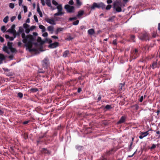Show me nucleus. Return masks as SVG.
<instances>
[{"label": "nucleus", "mask_w": 160, "mask_h": 160, "mask_svg": "<svg viewBox=\"0 0 160 160\" xmlns=\"http://www.w3.org/2000/svg\"><path fill=\"white\" fill-rule=\"evenodd\" d=\"M105 108L107 109H109L110 108H112V106L111 105H107L105 107Z\"/></svg>", "instance_id": "obj_33"}, {"label": "nucleus", "mask_w": 160, "mask_h": 160, "mask_svg": "<svg viewBox=\"0 0 160 160\" xmlns=\"http://www.w3.org/2000/svg\"><path fill=\"white\" fill-rule=\"evenodd\" d=\"M58 12H59V13H61L62 14H61V15H63L64 13H65V12H63L62 11V10H58Z\"/></svg>", "instance_id": "obj_44"}, {"label": "nucleus", "mask_w": 160, "mask_h": 160, "mask_svg": "<svg viewBox=\"0 0 160 160\" xmlns=\"http://www.w3.org/2000/svg\"><path fill=\"white\" fill-rule=\"evenodd\" d=\"M23 8L24 12H26L27 11V8L26 6H23Z\"/></svg>", "instance_id": "obj_41"}, {"label": "nucleus", "mask_w": 160, "mask_h": 160, "mask_svg": "<svg viewBox=\"0 0 160 160\" xmlns=\"http://www.w3.org/2000/svg\"><path fill=\"white\" fill-rule=\"evenodd\" d=\"M48 64V60L47 58H45L42 62V67L44 68H47Z\"/></svg>", "instance_id": "obj_8"}, {"label": "nucleus", "mask_w": 160, "mask_h": 160, "mask_svg": "<svg viewBox=\"0 0 160 160\" xmlns=\"http://www.w3.org/2000/svg\"><path fill=\"white\" fill-rule=\"evenodd\" d=\"M151 130L150 129H149L148 131H147L145 132H141V134L142 135H143L144 137H145L149 134L148 132Z\"/></svg>", "instance_id": "obj_20"}, {"label": "nucleus", "mask_w": 160, "mask_h": 160, "mask_svg": "<svg viewBox=\"0 0 160 160\" xmlns=\"http://www.w3.org/2000/svg\"><path fill=\"white\" fill-rule=\"evenodd\" d=\"M124 84L122 83H120L118 86V90L121 91L122 90V87L124 86Z\"/></svg>", "instance_id": "obj_24"}, {"label": "nucleus", "mask_w": 160, "mask_h": 160, "mask_svg": "<svg viewBox=\"0 0 160 160\" xmlns=\"http://www.w3.org/2000/svg\"><path fill=\"white\" fill-rule=\"evenodd\" d=\"M151 67L153 69H154L155 68L158 67V63L157 61L156 62H153L152 65L151 66Z\"/></svg>", "instance_id": "obj_17"}, {"label": "nucleus", "mask_w": 160, "mask_h": 160, "mask_svg": "<svg viewBox=\"0 0 160 160\" xmlns=\"http://www.w3.org/2000/svg\"><path fill=\"white\" fill-rule=\"evenodd\" d=\"M48 35V33L47 32H45L42 34V36L44 37H47Z\"/></svg>", "instance_id": "obj_52"}, {"label": "nucleus", "mask_w": 160, "mask_h": 160, "mask_svg": "<svg viewBox=\"0 0 160 160\" xmlns=\"http://www.w3.org/2000/svg\"><path fill=\"white\" fill-rule=\"evenodd\" d=\"M1 30L3 32H4L6 31L5 27L4 26H2L1 28Z\"/></svg>", "instance_id": "obj_29"}, {"label": "nucleus", "mask_w": 160, "mask_h": 160, "mask_svg": "<svg viewBox=\"0 0 160 160\" xmlns=\"http://www.w3.org/2000/svg\"><path fill=\"white\" fill-rule=\"evenodd\" d=\"M112 0H107V2L108 4H110L112 3Z\"/></svg>", "instance_id": "obj_59"}, {"label": "nucleus", "mask_w": 160, "mask_h": 160, "mask_svg": "<svg viewBox=\"0 0 160 160\" xmlns=\"http://www.w3.org/2000/svg\"><path fill=\"white\" fill-rule=\"evenodd\" d=\"M23 27L25 29L28 28H29V26L26 23H24L23 24Z\"/></svg>", "instance_id": "obj_28"}, {"label": "nucleus", "mask_w": 160, "mask_h": 160, "mask_svg": "<svg viewBox=\"0 0 160 160\" xmlns=\"http://www.w3.org/2000/svg\"><path fill=\"white\" fill-rule=\"evenodd\" d=\"M18 20H20L21 18V16L20 14H19L18 17Z\"/></svg>", "instance_id": "obj_62"}, {"label": "nucleus", "mask_w": 160, "mask_h": 160, "mask_svg": "<svg viewBox=\"0 0 160 160\" xmlns=\"http://www.w3.org/2000/svg\"><path fill=\"white\" fill-rule=\"evenodd\" d=\"M41 2L42 5L43 6H45V4L44 0H41Z\"/></svg>", "instance_id": "obj_53"}, {"label": "nucleus", "mask_w": 160, "mask_h": 160, "mask_svg": "<svg viewBox=\"0 0 160 160\" xmlns=\"http://www.w3.org/2000/svg\"><path fill=\"white\" fill-rule=\"evenodd\" d=\"M79 22V21L78 20H77L76 21L74 22H73L72 24L73 25H77L78 24Z\"/></svg>", "instance_id": "obj_31"}, {"label": "nucleus", "mask_w": 160, "mask_h": 160, "mask_svg": "<svg viewBox=\"0 0 160 160\" xmlns=\"http://www.w3.org/2000/svg\"><path fill=\"white\" fill-rule=\"evenodd\" d=\"M131 39L132 40V41L134 42L135 40H134L135 36L134 35H132L131 37Z\"/></svg>", "instance_id": "obj_49"}, {"label": "nucleus", "mask_w": 160, "mask_h": 160, "mask_svg": "<svg viewBox=\"0 0 160 160\" xmlns=\"http://www.w3.org/2000/svg\"><path fill=\"white\" fill-rule=\"evenodd\" d=\"M146 97V95H144V96H142L140 98L138 99V100L139 102H142L143 99H144L145 97Z\"/></svg>", "instance_id": "obj_26"}, {"label": "nucleus", "mask_w": 160, "mask_h": 160, "mask_svg": "<svg viewBox=\"0 0 160 160\" xmlns=\"http://www.w3.org/2000/svg\"><path fill=\"white\" fill-rule=\"evenodd\" d=\"M52 38H53L54 39H58V37L56 36H52V37H51Z\"/></svg>", "instance_id": "obj_60"}, {"label": "nucleus", "mask_w": 160, "mask_h": 160, "mask_svg": "<svg viewBox=\"0 0 160 160\" xmlns=\"http://www.w3.org/2000/svg\"><path fill=\"white\" fill-rule=\"evenodd\" d=\"M0 41L1 42H2L4 41V38L1 36H0Z\"/></svg>", "instance_id": "obj_54"}, {"label": "nucleus", "mask_w": 160, "mask_h": 160, "mask_svg": "<svg viewBox=\"0 0 160 160\" xmlns=\"http://www.w3.org/2000/svg\"><path fill=\"white\" fill-rule=\"evenodd\" d=\"M15 25L13 24L12 25L11 28L8 30V32L13 34V36L15 35L16 33V31L15 29Z\"/></svg>", "instance_id": "obj_6"}, {"label": "nucleus", "mask_w": 160, "mask_h": 160, "mask_svg": "<svg viewBox=\"0 0 160 160\" xmlns=\"http://www.w3.org/2000/svg\"><path fill=\"white\" fill-rule=\"evenodd\" d=\"M112 43H113V44L114 45H116L117 44V40L116 39H115V40H113V41Z\"/></svg>", "instance_id": "obj_57"}, {"label": "nucleus", "mask_w": 160, "mask_h": 160, "mask_svg": "<svg viewBox=\"0 0 160 160\" xmlns=\"http://www.w3.org/2000/svg\"><path fill=\"white\" fill-rule=\"evenodd\" d=\"M54 27L52 26H49L47 28L48 30L49 31L51 32V33H52L53 31Z\"/></svg>", "instance_id": "obj_18"}, {"label": "nucleus", "mask_w": 160, "mask_h": 160, "mask_svg": "<svg viewBox=\"0 0 160 160\" xmlns=\"http://www.w3.org/2000/svg\"><path fill=\"white\" fill-rule=\"evenodd\" d=\"M112 7V6L111 5H108L105 8L107 10H109L111 9Z\"/></svg>", "instance_id": "obj_35"}, {"label": "nucleus", "mask_w": 160, "mask_h": 160, "mask_svg": "<svg viewBox=\"0 0 160 160\" xmlns=\"http://www.w3.org/2000/svg\"><path fill=\"white\" fill-rule=\"evenodd\" d=\"M68 3L70 5H72L74 4V2L72 0H71Z\"/></svg>", "instance_id": "obj_46"}, {"label": "nucleus", "mask_w": 160, "mask_h": 160, "mask_svg": "<svg viewBox=\"0 0 160 160\" xmlns=\"http://www.w3.org/2000/svg\"><path fill=\"white\" fill-rule=\"evenodd\" d=\"M18 97H19L20 98H22L23 97V94L22 93L19 92L18 93Z\"/></svg>", "instance_id": "obj_34"}, {"label": "nucleus", "mask_w": 160, "mask_h": 160, "mask_svg": "<svg viewBox=\"0 0 160 160\" xmlns=\"http://www.w3.org/2000/svg\"><path fill=\"white\" fill-rule=\"evenodd\" d=\"M5 59V57L2 54H0V59H2V60H4Z\"/></svg>", "instance_id": "obj_36"}, {"label": "nucleus", "mask_w": 160, "mask_h": 160, "mask_svg": "<svg viewBox=\"0 0 160 160\" xmlns=\"http://www.w3.org/2000/svg\"><path fill=\"white\" fill-rule=\"evenodd\" d=\"M35 28V26H32L31 27L30 29L31 30H32L34 29Z\"/></svg>", "instance_id": "obj_63"}, {"label": "nucleus", "mask_w": 160, "mask_h": 160, "mask_svg": "<svg viewBox=\"0 0 160 160\" xmlns=\"http://www.w3.org/2000/svg\"><path fill=\"white\" fill-rule=\"evenodd\" d=\"M158 30H160V23H159L158 24Z\"/></svg>", "instance_id": "obj_64"}, {"label": "nucleus", "mask_w": 160, "mask_h": 160, "mask_svg": "<svg viewBox=\"0 0 160 160\" xmlns=\"http://www.w3.org/2000/svg\"><path fill=\"white\" fill-rule=\"evenodd\" d=\"M9 6L11 8L13 9L14 7V5L13 3H11L9 4Z\"/></svg>", "instance_id": "obj_32"}, {"label": "nucleus", "mask_w": 160, "mask_h": 160, "mask_svg": "<svg viewBox=\"0 0 160 160\" xmlns=\"http://www.w3.org/2000/svg\"><path fill=\"white\" fill-rule=\"evenodd\" d=\"M95 8H101L102 9H104L105 8V5L102 2H100L99 3L94 2L93 3L92 6H91L90 8L92 10H94Z\"/></svg>", "instance_id": "obj_3"}, {"label": "nucleus", "mask_w": 160, "mask_h": 160, "mask_svg": "<svg viewBox=\"0 0 160 160\" xmlns=\"http://www.w3.org/2000/svg\"><path fill=\"white\" fill-rule=\"evenodd\" d=\"M30 30H31L29 28L26 29L25 32L27 33H28L29 32Z\"/></svg>", "instance_id": "obj_48"}, {"label": "nucleus", "mask_w": 160, "mask_h": 160, "mask_svg": "<svg viewBox=\"0 0 160 160\" xmlns=\"http://www.w3.org/2000/svg\"><path fill=\"white\" fill-rule=\"evenodd\" d=\"M37 40L38 42H40L42 41L41 38L40 37H38Z\"/></svg>", "instance_id": "obj_56"}, {"label": "nucleus", "mask_w": 160, "mask_h": 160, "mask_svg": "<svg viewBox=\"0 0 160 160\" xmlns=\"http://www.w3.org/2000/svg\"><path fill=\"white\" fill-rule=\"evenodd\" d=\"M63 30V28H57V30L59 32L62 31Z\"/></svg>", "instance_id": "obj_47"}, {"label": "nucleus", "mask_w": 160, "mask_h": 160, "mask_svg": "<svg viewBox=\"0 0 160 160\" xmlns=\"http://www.w3.org/2000/svg\"><path fill=\"white\" fill-rule=\"evenodd\" d=\"M69 54V52L68 50H66L63 52V56L64 58H66Z\"/></svg>", "instance_id": "obj_15"}, {"label": "nucleus", "mask_w": 160, "mask_h": 160, "mask_svg": "<svg viewBox=\"0 0 160 160\" xmlns=\"http://www.w3.org/2000/svg\"><path fill=\"white\" fill-rule=\"evenodd\" d=\"M84 13V11L83 10H80L78 12V14L77 15V17L78 18H79V17L82 16Z\"/></svg>", "instance_id": "obj_14"}, {"label": "nucleus", "mask_w": 160, "mask_h": 160, "mask_svg": "<svg viewBox=\"0 0 160 160\" xmlns=\"http://www.w3.org/2000/svg\"><path fill=\"white\" fill-rule=\"evenodd\" d=\"M52 3L53 5H54L55 6L58 5V3L54 0H52Z\"/></svg>", "instance_id": "obj_30"}, {"label": "nucleus", "mask_w": 160, "mask_h": 160, "mask_svg": "<svg viewBox=\"0 0 160 160\" xmlns=\"http://www.w3.org/2000/svg\"><path fill=\"white\" fill-rule=\"evenodd\" d=\"M8 18L9 17L8 16L5 17L3 19V22L5 23H7L8 21Z\"/></svg>", "instance_id": "obj_25"}, {"label": "nucleus", "mask_w": 160, "mask_h": 160, "mask_svg": "<svg viewBox=\"0 0 160 160\" xmlns=\"http://www.w3.org/2000/svg\"><path fill=\"white\" fill-rule=\"evenodd\" d=\"M16 18V17L15 16H12L11 17L10 20L12 22Z\"/></svg>", "instance_id": "obj_40"}, {"label": "nucleus", "mask_w": 160, "mask_h": 160, "mask_svg": "<svg viewBox=\"0 0 160 160\" xmlns=\"http://www.w3.org/2000/svg\"><path fill=\"white\" fill-rule=\"evenodd\" d=\"M12 42H8V47L6 46H4L3 47V50L8 54L10 53V52L9 49H10L12 52H15L16 51V49L12 47Z\"/></svg>", "instance_id": "obj_2"}, {"label": "nucleus", "mask_w": 160, "mask_h": 160, "mask_svg": "<svg viewBox=\"0 0 160 160\" xmlns=\"http://www.w3.org/2000/svg\"><path fill=\"white\" fill-rule=\"evenodd\" d=\"M5 37L6 39H9V38H10V37L9 35H5Z\"/></svg>", "instance_id": "obj_58"}, {"label": "nucleus", "mask_w": 160, "mask_h": 160, "mask_svg": "<svg viewBox=\"0 0 160 160\" xmlns=\"http://www.w3.org/2000/svg\"><path fill=\"white\" fill-rule=\"evenodd\" d=\"M19 31L20 32H22L23 31V29L22 27H20L19 28Z\"/></svg>", "instance_id": "obj_51"}, {"label": "nucleus", "mask_w": 160, "mask_h": 160, "mask_svg": "<svg viewBox=\"0 0 160 160\" xmlns=\"http://www.w3.org/2000/svg\"><path fill=\"white\" fill-rule=\"evenodd\" d=\"M73 39V38L71 36H69L67 38V40L68 41H70Z\"/></svg>", "instance_id": "obj_38"}, {"label": "nucleus", "mask_w": 160, "mask_h": 160, "mask_svg": "<svg viewBox=\"0 0 160 160\" xmlns=\"http://www.w3.org/2000/svg\"><path fill=\"white\" fill-rule=\"evenodd\" d=\"M122 5L120 1H118L114 3L113 8L118 12H121L122 9L121 7Z\"/></svg>", "instance_id": "obj_4"}, {"label": "nucleus", "mask_w": 160, "mask_h": 160, "mask_svg": "<svg viewBox=\"0 0 160 160\" xmlns=\"http://www.w3.org/2000/svg\"><path fill=\"white\" fill-rule=\"evenodd\" d=\"M22 0H18V4L19 6H21L22 3Z\"/></svg>", "instance_id": "obj_55"}, {"label": "nucleus", "mask_w": 160, "mask_h": 160, "mask_svg": "<svg viewBox=\"0 0 160 160\" xmlns=\"http://www.w3.org/2000/svg\"><path fill=\"white\" fill-rule=\"evenodd\" d=\"M62 14L61 13L58 12L57 13H56L54 14V16H61V14Z\"/></svg>", "instance_id": "obj_43"}, {"label": "nucleus", "mask_w": 160, "mask_h": 160, "mask_svg": "<svg viewBox=\"0 0 160 160\" xmlns=\"http://www.w3.org/2000/svg\"><path fill=\"white\" fill-rule=\"evenodd\" d=\"M156 147V146L155 144H152V147H151L150 149H154Z\"/></svg>", "instance_id": "obj_45"}, {"label": "nucleus", "mask_w": 160, "mask_h": 160, "mask_svg": "<svg viewBox=\"0 0 160 160\" xmlns=\"http://www.w3.org/2000/svg\"><path fill=\"white\" fill-rule=\"evenodd\" d=\"M88 34L90 35H92L95 33L94 30L93 29H89L88 31Z\"/></svg>", "instance_id": "obj_16"}, {"label": "nucleus", "mask_w": 160, "mask_h": 160, "mask_svg": "<svg viewBox=\"0 0 160 160\" xmlns=\"http://www.w3.org/2000/svg\"><path fill=\"white\" fill-rule=\"evenodd\" d=\"M22 37L23 39V42L25 44V46L30 52L35 51V49L32 48L33 43L34 40L33 36L31 35H28L26 36L24 33L22 34Z\"/></svg>", "instance_id": "obj_1"}, {"label": "nucleus", "mask_w": 160, "mask_h": 160, "mask_svg": "<svg viewBox=\"0 0 160 160\" xmlns=\"http://www.w3.org/2000/svg\"><path fill=\"white\" fill-rule=\"evenodd\" d=\"M64 8L67 10L68 12H73L75 11V7L72 6H70L68 4L65 5Z\"/></svg>", "instance_id": "obj_5"}, {"label": "nucleus", "mask_w": 160, "mask_h": 160, "mask_svg": "<svg viewBox=\"0 0 160 160\" xmlns=\"http://www.w3.org/2000/svg\"><path fill=\"white\" fill-rule=\"evenodd\" d=\"M13 37H10V38H9V40L10 41H12L14 40V38H15L16 37V34L14 36H13Z\"/></svg>", "instance_id": "obj_39"}, {"label": "nucleus", "mask_w": 160, "mask_h": 160, "mask_svg": "<svg viewBox=\"0 0 160 160\" xmlns=\"http://www.w3.org/2000/svg\"><path fill=\"white\" fill-rule=\"evenodd\" d=\"M58 42H55L52 44L50 45L52 48H55L57 47L58 45Z\"/></svg>", "instance_id": "obj_19"}, {"label": "nucleus", "mask_w": 160, "mask_h": 160, "mask_svg": "<svg viewBox=\"0 0 160 160\" xmlns=\"http://www.w3.org/2000/svg\"><path fill=\"white\" fill-rule=\"evenodd\" d=\"M132 55L133 59H136L139 56L138 50L137 49H135L134 51L132 52Z\"/></svg>", "instance_id": "obj_9"}, {"label": "nucleus", "mask_w": 160, "mask_h": 160, "mask_svg": "<svg viewBox=\"0 0 160 160\" xmlns=\"http://www.w3.org/2000/svg\"><path fill=\"white\" fill-rule=\"evenodd\" d=\"M41 152L42 153H44L45 154H50V152L47 150L46 149L43 148L42 149V150L41 151Z\"/></svg>", "instance_id": "obj_13"}, {"label": "nucleus", "mask_w": 160, "mask_h": 160, "mask_svg": "<svg viewBox=\"0 0 160 160\" xmlns=\"http://www.w3.org/2000/svg\"><path fill=\"white\" fill-rule=\"evenodd\" d=\"M76 19H77V18L76 17H73V18H70L69 19V20L70 21H72V20H75Z\"/></svg>", "instance_id": "obj_50"}, {"label": "nucleus", "mask_w": 160, "mask_h": 160, "mask_svg": "<svg viewBox=\"0 0 160 160\" xmlns=\"http://www.w3.org/2000/svg\"><path fill=\"white\" fill-rule=\"evenodd\" d=\"M45 21L51 24L54 25L56 24L55 22L53 19L48 18L45 19Z\"/></svg>", "instance_id": "obj_10"}, {"label": "nucleus", "mask_w": 160, "mask_h": 160, "mask_svg": "<svg viewBox=\"0 0 160 160\" xmlns=\"http://www.w3.org/2000/svg\"><path fill=\"white\" fill-rule=\"evenodd\" d=\"M125 118L124 116H122L119 120L118 122L117 123L119 124L123 123L125 122Z\"/></svg>", "instance_id": "obj_12"}, {"label": "nucleus", "mask_w": 160, "mask_h": 160, "mask_svg": "<svg viewBox=\"0 0 160 160\" xmlns=\"http://www.w3.org/2000/svg\"><path fill=\"white\" fill-rule=\"evenodd\" d=\"M39 28L42 30V31L43 32H45L46 31V29L44 26L42 25H40L39 26Z\"/></svg>", "instance_id": "obj_21"}, {"label": "nucleus", "mask_w": 160, "mask_h": 160, "mask_svg": "<svg viewBox=\"0 0 160 160\" xmlns=\"http://www.w3.org/2000/svg\"><path fill=\"white\" fill-rule=\"evenodd\" d=\"M76 3L77 5L81 6L82 5V3L79 0H76Z\"/></svg>", "instance_id": "obj_37"}, {"label": "nucleus", "mask_w": 160, "mask_h": 160, "mask_svg": "<svg viewBox=\"0 0 160 160\" xmlns=\"http://www.w3.org/2000/svg\"><path fill=\"white\" fill-rule=\"evenodd\" d=\"M37 11L38 13L41 11L39 6H38L37 7Z\"/></svg>", "instance_id": "obj_61"}, {"label": "nucleus", "mask_w": 160, "mask_h": 160, "mask_svg": "<svg viewBox=\"0 0 160 160\" xmlns=\"http://www.w3.org/2000/svg\"><path fill=\"white\" fill-rule=\"evenodd\" d=\"M116 151V150L114 148H112L110 151L108 152V154H112L115 152Z\"/></svg>", "instance_id": "obj_22"}, {"label": "nucleus", "mask_w": 160, "mask_h": 160, "mask_svg": "<svg viewBox=\"0 0 160 160\" xmlns=\"http://www.w3.org/2000/svg\"><path fill=\"white\" fill-rule=\"evenodd\" d=\"M140 38L141 40H147L149 39V38L148 36V33L147 32L143 33L140 36Z\"/></svg>", "instance_id": "obj_7"}, {"label": "nucleus", "mask_w": 160, "mask_h": 160, "mask_svg": "<svg viewBox=\"0 0 160 160\" xmlns=\"http://www.w3.org/2000/svg\"><path fill=\"white\" fill-rule=\"evenodd\" d=\"M57 9L58 11L62 10V4H59L58 5L57 7Z\"/></svg>", "instance_id": "obj_27"}, {"label": "nucleus", "mask_w": 160, "mask_h": 160, "mask_svg": "<svg viewBox=\"0 0 160 160\" xmlns=\"http://www.w3.org/2000/svg\"><path fill=\"white\" fill-rule=\"evenodd\" d=\"M75 148L79 150H82L83 148V147L82 146L78 145H76L75 146Z\"/></svg>", "instance_id": "obj_23"}, {"label": "nucleus", "mask_w": 160, "mask_h": 160, "mask_svg": "<svg viewBox=\"0 0 160 160\" xmlns=\"http://www.w3.org/2000/svg\"><path fill=\"white\" fill-rule=\"evenodd\" d=\"M34 18L36 22H38V20L37 16L34 15Z\"/></svg>", "instance_id": "obj_42"}, {"label": "nucleus", "mask_w": 160, "mask_h": 160, "mask_svg": "<svg viewBox=\"0 0 160 160\" xmlns=\"http://www.w3.org/2000/svg\"><path fill=\"white\" fill-rule=\"evenodd\" d=\"M46 3L48 7H50L51 9L52 10H54L56 9L55 8L52 6L50 0H46Z\"/></svg>", "instance_id": "obj_11"}]
</instances>
